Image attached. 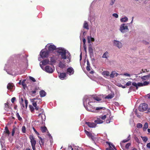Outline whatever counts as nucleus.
I'll use <instances>...</instances> for the list:
<instances>
[{
  "mask_svg": "<svg viewBox=\"0 0 150 150\" xmlns=\"http://www.w3.org/2000/svg\"><path fill=\"white\" fill-rule=\"evenodd\" d=\"M146 147L149 149H150V143H148L147 144Z\"/></svg>",
  "mask_w": 150,
  "mask_h": 150,
  "instance_id": "69168bd1",
  "label": "nucleus"
},
{
  "mask_svg": "<svg viewBox=\"0 0 150 150\" xmlns=\"http://www.w3.org/2000/svg\"><path fill=\"white\" fill-rule=\"evenodd\" d=\"M100 119V118H98L97 120H95V122L98 124L102 123L103 122V121L101 120Z\"/></svg>",
  "mask_w": 150,
  "mask_h": 150,
  "instance_id": "b1692460",
  "label": "nucleus"
},
{
  "mask_svg": "<svg viewBox=\"0 0 150 150\" xmlns=\"http://www.w3.org/2000/svg\"><path fill=\"white\" fill-rule=\"evenodd\" d=\"M87 66L86 67V69L88 71H90L91 70L90 69V65L89 62L88 61H87Z\"/></svg>",
  "mask_w": 150,
  "mask_h": 150,
  "instance_id": "c756f323",
  "label": "nucleus"
},
{
  "mask_svg": "<svg viewBox=\"0 0 150 150\" xmlns=\"http://www.w3.org/2000/svg\"><path fill=\"white\" fill-rule=\"evenodd\" d=\"M45 69L46 72L49 73H52L54 71V69L49 66H46L45 67Z\"/></svg>",
  "mask_w": 150,
  "mask_h": 150,
  "instance_id": "423d86ee",
  "label": "nucleus"
},
{
  "mask_svg": "<svg viewBox=\"0 0 150 150\" xmlns=\"http://www.w3.org/2000/svg\"><path fill=\"white\" fill-rule=\"evenodd\" d=\"M16 116L18 119V120L20 121H21L22 120V118L20 117L18 112H16Z\"/></svg>",
  "mask_w": 150,
  "mask_h": 150,
  "instance_id": "c9c22d12",
  "label": "nucleus"
},
{
  "mask_svg": "<svg viewBox=\"0 0 150 150\" xmlns=\"http://www.w3.org/2000/svg\"><path fill=\"white\" fill-rule=\"evenodd\" d=\"M13 87V85L12 83H9L7 86V88L8 89H12Z\"/></svg>",
  "mask_w": 150,
  "mask_h": 150,
  "instance_id": "4be33fe9",
  "label": "nucleus"
},
{
  "mask_svg": "<svg viewBox=\"0 0 150 150\" xmlns=\"http://www.w3.org/2000/svg\"><path fill=\"white\" fill-rule=\"evenodd\" d=\"M16 129H18L15 127L14 126L13 127V129H12V136H13L15 132V130Z\"/></svg>",
  "mask_w": 150,
  "mask_h": 150,
  "instance_id": "473e14b6",
  "label": "nucleus"
},
{
  "mask_svg": "<svg viewBox=\"0 0 150 150\" xmlns=\"http://www.w3.org/2000/svg\"><path fill=\"white\" fill-rule=\"evenodd\" d=\"M113 16L116 18H117L118 17V15L116 13H114L112 14Z\"/></svg>",
  "mask_w": 150,
  "mask_h": 150,
  "instance_id": "4d7b16f0",
  "label": "nucleus"
},
{
  "mask_svg": "<svg viewBox=\"0 0 150 150\" xmlns=\"http://www.w3.org/2000/svg\"><path fill=\"white\" fill-rule=\"evenodd\" d=\"M49 60L48 59H46L43 60L41 62H40L42 63V64L43 65H45L47 64H49Z\"/></svg>",
  "mask_w": 150,
  "mask_h": 150,
  "instance_id": "f3484780",
  "label": "nucleus"
},
{
  "mask_svg": "<svg viewBox=\"0 0 150 150\" xmlns=\"http://www.w3.org/2000/svg\"><path fill=\"white\" fill-rule=\"evenodd\" d=\"M102 74L104 76H110V73L108 71H103L102 73Z\"/></svg>",
  "mask_w": 150,
  "mask_h": 150,
  "instance_id": "a878e982",
  "label": "nucleus"
},
{
  "mask_svg": "<svg viewBox=\"0 0 150 150\" xmlns=\"http://www.w3.org/2000/svg\"><path fill=\"white\" fill-rule=\"evenodd\" d=\"M87 39L88 40V42L90 43L91 41L93 42L94 41V39L92 37H90L89 36H87Z\"/></svg>",
  "mask_w": 150,
  "mask_h": 150,
  "instance_id": "393cba45",
  "label": "nucleus"
},
{
  "mask_svg": "<svg viewBox=\"0 0 150 150\" xmlns=\"http://www.w3.org/2000/svg\"><path fill=\"white\" fill-rule=\"evenodd\" d=\"M109 57V53L107 51L106 52L104 53L102 57V58L106 59L108 58Z\"/></svg>",
  "mask_w": 150,
  "mask_h": 150,
  "instance_id": "5701e85b",
  "label": "nucleus"
},
{
  "mask_svg": "<svg viewBox=\"0 0 150 150\" xmlns=\"http://www.w3.org/2000/svg\"><path fill=\"white\" fill-rule=\"evenodd\" d=\"M131 145V144L130 143H127L125 146V148L126 149L128 150L129 146Z\"/></svg>",
  "mask_w": 150,
  "mask_h": 150,
  "instance_id": "37998d69",
  "label": "nucleus"
},
{
  "mask_svg": "<svg viewBox=\"0 0 150 150\" xmlns=\"http://www.w3.org/2000/svg\"><path fill=\"white\" fill-rule=\"evenodd\" d=\"M60 55L61 56V59H66L67 58L68 59H70L71 55L70 53L68 51L67 52V50H66Z\"/></svg>",
  "mask_w": 150,
  "mask_h": 150,
  "instance_id": "f257e3e1",
  "label": "nucleus"
},
{
  "mask_svg": "<svg viewBox=\"0 0 150 150\" xmlns=\"http://www.w3.org/2000/svg\"><path fill=\"white\" fill-rule=\"evenodd\" d=\"M106 143L108 144V147L106 149V150H112L114 146L112 143L108 142H106Z\"/></svg>",
  "mask_w": 150,
  "mask_h": 150,
  "instance_id": "9b49d317",
  "label": "nucleus"
},
{
  "mask_svg": "<svg viewBox=\"0 0 150 150\" xmlns=\"http://www.w3.org/2000/svg\"><path fill=\"white\" fill-rule=\"evenodd\" d=\"M114 97V94H109L105 97V99H111Z\"/></svg>",
  "mask_w": 150,
  "mask_h": 150,
  "instance_id": "bb28decb",
  "label": "nucleus"
},
{
  "mask_svg": "<svg viewBox=\"0 0 150 150\" xmlns=\"http://www.w3.org/2000/svg\"><path fill=\"white\" fill-rule=\"evenodd\" d=\"M83 27V28L86 29L87 30L89 29L88 25L86 21H84Z\"/></svg>",
  "mask_w": 150,
  "mask_h": 150,
  "instance_id": "412c9836",
  "label": "nucleus"
},
{
  "mask_svg": "<svg viewBox=\"0 0 150 150\" xmlns=\"http://www.w3.org/2000/svg\"><path fill=\"white\" fill-rule=\"evenodd\" d=\"M115 1V0H111V2L110 3V5H112L114 4Z\"/></svg>",
  "mask_w": 150,
  "mask_h": 150,
  "instance_id": "e2e57ef3",
  "label": "nucleus"
},
{
  "mask_svg": "<svg viewBox=\"0 0 150 150\" xmlns=\"http://www.w3.org/2000/svg\"><path fill=\"white\" fill-rule=\"evenodd\" d=\"M35 145H32V149H33V150H36V148H35Z\"/></svg>",
  "mask_w": 150,
  "mask_h": 150,
  "instance_id": "774afa93",
  "label": "nucleus"
},
{
  "mask_svg": "<svg viewBox=\"0 0 150 150\" xmlns=\"http://www.w3.org/2000/svg\"><path fill=\"white\" fill-rule=\"evenodd\" d=\"M50 60L51 62H52L54 63L56 62L55 60L53 58H51Z\"/></svg>",
  "mask_w": 150,
  "mask_h": 150,
  "instance_id": "0e129e2a",
  "label": "nucleus"
},
{
  "mask_svg": "<svg viewBox=\"0 0 150 150\" xmlns=\"http://www.w3.org/2000/svg\"><path fill=\"white\" fill-rule=\"evenodd\" d=\"M5 133L7 134L8 135L10 134V132L9 130L8 129V127L7 126H6L5 127Z\"/></svg>",
  "mask_w": 150,
  "mask_h": 150,
  "instance_id": "4c0bfd02",
  "label": "nucleus"
},
{
  "mask_svg": "<svg viewBox=\"0 0 150 150\" xmlns=\"http://www.w3.org/2000/svg\"><path fill=\"white\" fill-rule=\"evenodd\" d=\"M29 108L31 112H32L34 111V109L33 107L31 105H29Z\"/></svg>",
  "mask_w": 150,
  "mask_h": 150,
  "instance_id": "49530a36",
  "label": "nucleus"
},
{
  "mask_svg": "<svg viewBox=\"0 0 150 150\" xmlns=\"http://www.w3.org/2000/svg\"><path fill=\"white\" fill-rule=\"evenodd\" d=\"M88 52L90 55H93V48L91 45H90L88 47Z\"/></svg>",
  "mask_w": 150,
  "mask_h": 150,
  "instance_id": "4468645a",
  "label": "nucleus"
},
{
  "mask_svg": "<svg viewBox=\"0 0 150 150\" xmlns=\"http://www.w3.org/2000/svg\"><path fill=\"white\" fill-rule=\"evenodd\" d=\"M84 131H85V133L86 134L88 137H93L92 134L90 132L86 130H85Z\"/></svg>",
  "mask_w": 150,
  "mask_h": 150,
  "instance_id": "2f4dec72",
  "label": "nucleus"
},
{
  "mask_svg": "<svg viewBox=\"0 0 150 150\" xmlns=\"http://www.w3.org/2000/svg\"><path fill=\"white\" fill-rule=\"evenodd\" d=\"M86 124L90 128L95 127L96 125V124L94 122H86Z\"/></svg>",
  "mask_w": 150,
  "mask_h": 150,
  "instance_id": "1a4fd4ad",
  "label": "nucleus"
},
{
  "mask_svg": "<svg viewBox=\"0 0 150 150\" xmlns=\"http://www.w3.org/2000/svg\"><path fill=\"white\" fill-rule=\"evenodd\" d=\"M113 43L114 45L118 47L119 48H121L122 47V43L117 40H114L113 41Z\"/></svg>",
  "mask_w": 150,
  "mask_h": 150,
  "instance_id": "0eeeda50",
  "label": "nucleus"
},
{
  "mask_svg": "<svg viewBox=\"0 0 150 150\" xmlns=\"http://www.w3.org/2000/svg\"><path fill=\"white\" fill-rule=\"evenodd\" d=\"M149 84V82L145 81L143 83V86L147 85Z\"/></svg>",
  "mask_w": 150,
  "mask_h": 150,
  "instance_id": "3c124183",
  "label": "nucleus"
},
{
  "mask_svg": "<svg viewBox=\"0 0 150 150\" xmlns=\"http://www.w3.org/2000/svg\"><path fill=\"white\" fill-rule=\"evenodd\" d=\"M102 109H103V110H104L105 109V108L103 107H98L96 108V110H98Z\"/></svg>",
  "mask_w": 150,
  "mask_h": 150,
  "instance_id": "c03bdc74",
  "label": "nucleus"
},
{
  "mask_svg": "<svg viewBox=\"0 0 150 150\" xmlns=\"http://www.w3.org/2000/svg\"><path fill=\"white\" fill-rule=\"evenodd\" d=\"M141 137L142 138V139L143 140V141L145 142H146V141L148 140V139L146 137Z\"/></svg>",
  "mask_w": 150,
  "mask_h": 150,
  "instance_id": "a19ab883",
  "label": "nucleus"
},
{
  "mask_svg": "<svg viewBox=\"0 0 150 150\" xmlns=\"http://www.w3.org/2000/svg\"><path fill=\"white\" fill-rule=\"evenodd\" d=\"M25 107L26 108H27V105H28V100H25Z\"/></svg>",
  "mask_w": 150,
  "mask_h": 150,
  "instance_id": "680f3d73",
  "label": "nucleus"
},
{
  "mask_svg": "<svg viewBox=\"0 0 150 150\" xmlns=\"http://www.w3.org/2000/svg\"><path fill=\"white\" fill-rule=\"evenodd\" d=\"M106 118V115H105L100 117V118L103 120H105Z\"/></svg>",
  "mask_w": 150,
  "mask_h": 150,
  "instance_id": "6e6d98bb",
  "label": "nucleus"
},
{
  "mask_svg": "<svg viewBox=\"0 0 150 150\" xmlns=\"http://www.w3.org/2000/svg\"><path fill=\"white\" fill-rule=\"evenodd\" d=\"M41 129L42 132H45L47 130V128L45 126L42 127H41Z\"/></svg>",
  "mask_w": 150,
  "mask_h": 150,
  "instance_id": "7c9ffc66",
  "label": "nucleus"
},
{
  "mask_svg": "<svg viewBox=\"0 0 150 150\" xmlns=\"http://www.w3.org/2000/svg\"><path fill=\"white\" fill-rule=\"evenodd\" d=\"M56 49V47L54 45H50L48 48V51H53Z\"/></svg>",
  "mask_w": 150,
  "mask_h": 150,
  "instance_id": "9d476101",
  "label": "nucleus"
},
{
  "mask_svg": "<svg viewBox=\"0 0 150 150\" xmlns=\"http://www.w3.org/2000/svg\"><path fill=\"white\" fill-rule=\"evenodd\" d=\"M93 98L97 101H100L101 100V99L98 97H93Z\"/></svg>",
  "mask_w": 150,
  "mask_h": 150,
  "instance_id": "ea45409f",
  "label": "nucleus"
},
{
  "mask_svg": "<svg viewBox=\"0 0 150 150\" xmlns=\"http://www.w3.org/2000/svg\"><path fill=\"white\" fill-rule=\"evenodd\" d=\"M146 71V69H144V70L143 69H142V71H140V72L138 71H136L135 73H138L137 74H134V75H139V74H142V72L144 73L145 72V71Z\"/></svg>",
  "mask_w": 150,
  "mask_h": 150,
  "instance_id": "e433bc0d",
  "label": "nucleus"
},
{
  "mask_svg": "<svg viewBox=\"0 0 150 150\" xmlns=\"http://www.w3.org/2000/svg\"><path fill=\"white\" fill-rule=\"evenodd\" d=\"M31 94L32 96H34L35 95V93L36 92V90H34L31 91Z\"/></svg>",
  "mask_w": 150,
  "mask_h": 150,
  "instance_id": "de8ad7c7",
  "label": "nucleus"
},
{
  "mask_svg": "<svg viewBox=\"0 0 150 150\" xmlns=\"http://www.w3.org/2000/svg\"><path fill=\"white\" fill-rule=\"evenodd\" d=\"M66 50H65L64 48H59L57 49V52L60 54Z\"/></svg>",
  "mask_w": 150,
  "mask_h": 150,
  "instance_id": "2eb2a0df",
  "label": "nucleus"
},
{
  "mask_svg": "<svg viewBox=\"0 0 150 150\" xmlns=\"http://www.w3.org/2000/svg\"><path fill=\"white\" fill-rule=\"evenodd\" d=\"M66 66L65 64L63 63L62 62H60L59 63V67L61 68H64Z\"/></svg>",
  "mask_w": 150,
  "mask_h": 150,
  "instance_id": "cd10ccee",
  "label": "nucleus"
},
{
  "mask_svg": "<svg viewBox=\"0 0 150 150\" xmlns=\"http://www.w3.org/2000/svg\"><path fill=\"white\" fill-rule=\"evenodd\" d=\"M38 117L39 118H40L41 120V121L42 122H43V117H44V119H45V115L43 114V113H40L38 115Z\"/></svg>",
  "mask_w": 150,
  "mask_h": 150,
  "instance_id": "aec40b11",
  "label": "nucleus"
},
{
  "mask_svg": "<svg viewBox=\"0 0 150 150\" xmlns=\"http://www.w3.org/2000/svg\"><path fill=\"white\" fill-rule=\"evenodd\" d=\"M33 129L34 130V131L35 132V133H36V134H37L38 135H39V133L36 130L35 128L34 127H33Z\"/></svg>",
  "mask_w": 150,
  "mask_h": 150,
  "instance_id": "8fccbe9b",
  "label": "nucleus"
},
{
  "mask_svg": "<svg viewBox=\"0 0 150 150\" xmlns=\"http://www.w3.org/2000/svg\"><path fill=\"white\" fill-rule=\"evenodd\" d=\"M59 77L60 79L64 80L66 77V74L65 73H60L59 76Z\"/></svg>",
  "mask_w": 150,
  "mask_h": 150,
  "instance_id": "ddd939ff",
  "label": "nucleus"
},
{
  "mask_svg": "<svg viewBox=\"0 0 150 150\" xmlns=\"http://www.w3.org/2000/svg\"><path fill=\"white\" fill-rule=\"evenodd\" d=\"M38 137L40 141L39 142H40L41 143V144L40 143V146L41 147V145L43 146L45 143V139H42L41 137L38 136Z\"/></svg>",
  "mask_w": 150,
  "mask_h": 150,
  "instance_id": "6ab92c4d",
  "label": "nucleus"
},
{
  "mask_svg": "<svg viewBox=\"0 0 150 150\" xmlns=\"http://www.w3.org/2000/svg\"><path fill=\"white\" fill-rule=\"evenodd\" d=\"M32 102H33V106L34 107H36L37 105L36 102H35L34 101H32Z\"/></svg>",
  "mask_w": 150,
  "mask_h": 150,
  "instance_id": "864d4df0",
  "label": "nucleus"
},
{
  "mask_svg": "<svg viewBox=\"0 0 150 150\" xmlns=\"http://www.w3.org/2000/svg\"><path fill=\"white\" fill-rule=\"evenodd\" d=\"M132 82L130 81H129L126 84V85L127 86H129L131 85Z\"/></svg>",
  "mask_w": 150,
  "mask_h": 150,
  "instance_id": "5fc2aeb1",
  "label": "nucleus"
},
{
  "mask_svg": "<svg viewBox=\"0 0 150 150\" xmlns=\"http://www.w3.org/2000/svg\"><path fill=\"white\" fill-rule=\"evenodd\" d=\"M143 86V83H137V86Z\"/></svg>",
  "mask_w": 150,
  "mask_h": 150,
  "instance_id": "bf43d9fd",
  "label": "nucleus"
},
{
  "mask_svg": "<svg viewBox=\"0 0 150 150\" xmlns=\"http://www.w3.org/2000/svg\"><path fill=\"white\" fill-rule=\"evenodd\" d=\"M132 84L133 86H134L136 87V89H138V87L137 86V83L135 82H133Z\"/></svg>",
  "mask_w": 150,
  "mask_h": 150,
  "instance_id": "09e8293b",
  "label": "nucleus"
},
{
  "mask_svg": "<svg viewBox=\"0 0 150 150\" xmlns=\"http://www.w3.org/2000/svg\"><path fill=\"white\" fill-rule=\"evenodd\" d=\"M137 127L138 128H142V125L140 123H137Z\"/></svg>",
  "mask_w": 150,
  "mask_h": 150,
  "instance_id": "a18cd8bd",
  "label": "nucleus"
},
{
  "mask_svg": "<svg viewBox=\"0 0 150 150\" xmlns=\"http://www.w3.org/2000/svg\"><path fill=\"white\" fill-rule=\"evenodd\" d=\"M120 30L122 33H125L127 32V30H128V26L127 25H125V24H122L120 26Z\"/></svg>",
  "mask_w": 150,
  "mask_h": 150,
  "instance_id": "20e7f679",
  "label": "nucleus"
},
{
  "mask_svg": "<svg viewBox=\"0 0 150 150\" xmlns=\"http://www.w3.org/2000/svg\"><path fill=\"white\" fill-rule=\"evenodd\" d=\"M29 78H30V80H32L33 82H35V81H36V80H35V79L34 78H33V77H31V76H30V77H29Z\"/></svg>",
  "mask_w": 150,
  "mask_h": 150,
  "instance_id": "603ef678",
  "label": "nucleus"
},
{
  "mask_svg": "<svg viewBox=\"0 0 150 150\" xmlns=\"http://www.w3.org/2000/svg\"><path fill=\"white\" fill-rule=\"evenodd\" d=\"M118 75V74L116 73L115 71H112L110 75V78H113L115 76H117Z\"/></svg>",
  "mask_w": 150,
  "mask_h": 150,
  "instance_id": "dca6fc26",
  "label": "nucleus"
},
{
  "mask_svg": "<svg viewBox=\"0 0 150 150\" xmlns=\"http://www.w3.org/2000/svg\"><path fill=\"white\" fill-rule=\"evenodd\" d=\"M49 52L48 51H45L42 50L40 52V55L42 58L47 57L48 56Z\"/></svg>",
  "mask_w": 150,
  "mask_h": 150,
  "instance_id": "7ed1b4c3",
  "label": "nucleus"
},
{
  "mask_svg": "<svg viewBox=\"0 0 150 150\" xmlns=\"http://www.w3.org/2000/svg\"><path fill=\"white\" fill-rule=\"evenodd\" d=\"M86 42V39L85 38H83V43L84 45H85V44Z\"/></svg>",
  "mask_w": 150,
  "mask_h": 150,
  "instance_id": "338daca9",
  "label": "nucleus"
},
{
  "mask_svg": "<svg viewBox=\"0 0 150 150\" xmlns=\"http://www.w3.org/2000/svg\"><path fill=\"white\" fill-rule=\"evenodd\" d=\"M149 78H150V74L142 76L141 77V79L142 80H145L149 79Z\"/></svg>",
  "mask_w": 150,
  "mask_h": 150,
  "instance_id": "c85d7f7f",
  "label": "nucleus"
},
{
  "mask_svg": "<svg viewBox=\"0 0 150 150\" xmlns=\"http://www.w3.org/2000/svg\"><path fill=\"white\" fill-rule=\"evenodd\" d=\"M148 105L146 103H141L138 108L139 110L141 112H144L148 109Z\"/></svg>",
  "mask_w": 150,
  "mask_h": 150,
  "instance_id": "f03ea898",
  "label": "nucleus"
},
{
  "mask_svg": "<svg viewBox=\"0 0 150 150\" xmlns=\"http://www.w3.org/2000/svg\"><path fill=\"white\" fill-rule=\"evenodd\" d=\"M16 99V98L15 97H13L11 99V102L12 103H13L14 102V101Z\"/></svg>",
  "mask_w": 150,
  "mask_h": 150,
  "instance_id": "052dcab7",
  "label": "nucleus"
},
{
  "mask_svg": "<svg viewBox=\"0 0 150 150\" xmlns=\"http://www.w3.org/2000/svg\"><path fill=\"white\" fill-rule=\"evenodd\" d=\"M128 20V18L127 17H125L124 18H122L120 19V21L122 22H125L127 21Z\"/></svg>",
  "mask_w": 150,
  "mask_h": 150,
  "instance_id": "f704fd0d",
  "label": "nucleus"
},
{
  "mask_svg": "<svg viewBox=\"0 0 150 150\" xmlns=\"http://www.w3.org/2000/svg\"><path fill=\"white\" fill-rule=\"evenodd\" d=\"M74 71L73 68L71 67H69L67 69V73L71 75L74 73Z\"/></svg>",
  "mask_w": 150,
  "mask_h": 150,
  "instance_id": "6e6552de",
  "label": "nucleus"
},
{
  "mask_svg": "<svg viewBox=\"0 0 150 150\" xmlns=\"http://www.w3.org/2000/svg\"><path fill=\"white\" fill-rule=\"evenodd\" d=\"M148 128V124L147 122H146L143 127V130L144 131H146V129Z\"/></svg>",
  "mask_w": 150,
  "mask_h": 150,
  "instance_id": "72a5a7b5",
  "label": "nucleus"
},
{
  "mask_svg": "<svg viewBox=\"0 0 150 150\" xmlns=\"http://www.w3.org/2000/svg\"><path fill=\"white\" fill-rule=\"evenodd\" d=\"M40 95L41 97H43L46 95V93L43 90H42L40 91Z\"/></svg>",
  "mask_w": 150,
  "mask_h": 150,
  "instance_id": "a211bd4d",
  "label": "nucleus"
},
{
  "mask_svg": "<svg viewBox=\"0 0 150 150\" xmlns=\"http://www.w3.org/2000/svg\"><path fill=\"white\" fill-rule=\"evenodd\" d=\"M1 146L2 149L4 148H5V146L4 145V143L2 142H1Z\"/></svg>",
  "mask_w": 150,
  "mask_h": 150,
  "instance_id": "13d9d810",
  "label": "nucleus"
},
{
  "mask_svg": "<svg viewBox=\"0 0 150 150\" xmlns=\"http://www.w3.org/2000/svg\"><path fill=\"white\" fill-rule=\"evenodd\" d=\"M130 135H129L128 136V137L127 139L123 140L122 141V142L125 143L126 142H128L130 140Z\"/></svg>",
  "mask_w": 150,
  "mask_h": 150,
  "instance_id": "58836bf2",
  "label": "nucleus"
},
{
  "mask_svg": "<svg viewBox=\"0 0 150 150\" xmlns=\"http://www.w3.org/2000/svg\"><path fill=\"white\" fill-rule=\"evenodd\" d=\"M21 130L23 133H25L26 132V128L25 126H23Z\"/></svg>",
  "mask_w": 150,
  "mask_h": 150,
  "instance_id": "79ce46f5",
  "label": "nucleus"
},
{
  "mask_svg": "<svg viewBox=\"0 0 150 150\" xmlns=\"http://www.w3.org/2000/svg\"><path fill=\"white\" fill-rule=\"evenodd\" d=\"M29 139L30 140V142L32 145H35L36 144V140L35 138L33 135H30L29 136Z\"/></svg>",
  "mask_w": 150,
  "mask_h": 150,
  "instance_id": "39448f33",
  "label": "nucleus"
},
{
  "mask_svg": "<svg viewBox=\"0 0 150 150\" xmlns=\"http://www.w3.org/2000/svg\"><path fill=\"white\" fill-rule=\"evenodd\" d=\"M4 109L7 112L11 111V108L9 106L8 103H7L4 104Z\"/></svg>",
  "mask_w": 150,
  "mask_h": 150,
  "instance_id": "f8f14e48",
  "label": "nucleus"
}]
</instances>
